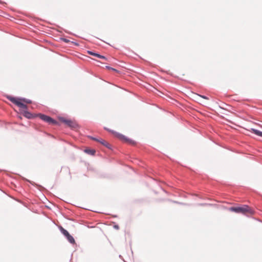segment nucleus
Listing matches in <instances>:
<instances>
[{
    "mask_svg": "<svg viewBox=\"0 0 262 262\" xmlns=\"http://www.w3.org/2000/svg\"><path fill=\"white\" fill-rule=\"evenodd\" d=\"M229 210L237 213H241L246 215L252 214L254 212L253 210L247 205L239 207H232L229 208Z\"/></svg>",
    "mask_w": 262,
    "mask_h": 262,
    "instance_id": "f257e3e1",
    "label": "nucleus"
},
{
    "mask_svg": "<svg viewBox=\"0 0 262 262\" xmlns=\"http://www.w3.org/2000/svg\"><path fill=\"white\" fill-rule=\"evenodd\" d=\"M8 98L11 102L24 110L27 109V106L25 104V103L29 104L31 103V100L26 99L17 98L11 96L8 97Z\"/></svg>",
    "mask_w": 262,
    "mask_h": 262,
    "instance_id": "f03ea898",
    "label": "nucleus"
},
{
    "mask_svg": "<svg viewBox=\"0 0 262 262\" xmlns=\"http://www.w3.org/2000/svg\"><path fill=\"white\" fill-rule=\"evenodd\" d=\"M105 129H106L107 131H108L109 132L111 133L112 134L114 135V136L116 138H118V139L120 140L121 141H122L124 142H126V143H129L130 144H133V145L135 144V142L134 141L127 138L125 136H124L121 134H119L117 132L114 131V130L107 129L106 128H105Z\"/></svg>",
    "mask_w": 262,
    "mask_h": 262,
    "instance_id": "7ed1b4c3",
    "label": "nucleus"
},
{
    "mask_svg": "<svg viewBox=\"0 0 262 262\" xmlns=\"http://www.w3.org/2000/svg\"><path fill=\"white\" fill-rule=\"evenodd\" d=\"M60 121L66 124L68 126L72 129H76L79 127L78 124L74 120L66 119L63 118H60Z\"/></svg>",
    "mask_w": 262,
    "mask_h": 262,
    "instance_id": "20e7f679",
    "label": "nucleus"
},
{
    "mask_svg": "<svg viewBox=\"0 0 262 262\" xmlns=\"http://www.w3.org/2000/svg\"><path fill=\"white\" fill-rule=\"evenodd\" d=\"M40 118L43 121L48 123L50 124H57V122L51 118L49 116H46L45 115L40 114L39 115Z\"/></svg>",
    "mask_w": 262,
    "mask_h": 262,
    "instance_id": "39448f33",
    "label": "nucleus"
},
{
    "mask_svg": "<svg viewBox=\"0 0 262 262\" xmlns=\"http://www.w3.org/2000/svg\"><path fill=\"white\" fill-rule=\"evenodd\" d=\"M92 139L94 140H95L97 142H100L101 144L103 145L104 146H105V147L110 148L111 147V145L110 144L107 142L106 141H105V140L101 139H96V138H93V137H91Z\"/></svg>",
    "mask_w": 262,
    "mask_h": 262,
    "instance_id": "423d86ee",
    "label": "nucleus"
},
{
    "mask_svg": "<svg viewBox=\"0 0 262 262\" xmlns=\"http://www.w3.org/2000/svg\"><path fill=\"white\" fill-rule=\"evenodd\" d=\"M88 53L89 54V55H92V56H95V57H97L98 58H102V59H106V58L105 57L102 56V55H101L99 54H97V53H94L92 51H88Z\"/></svg>",
    "mask_w": 262,
    "mask_h": 262,
    "instance_id": "0eeeda50",
    "label": "nucleus"
},
{
    "mask_svg": "<svg viewBox=\"0 0 262 262\" xmlns=\"http://www.w3.org/2000/svg\"><path fill=\"white\" fill-rule=\"evenodd\" d=\"M251 132L258 136L262 137V132L254 128H251Z\"/></svg>",
    "mask_w": 262,
    "mask_h": 262,
    "instance_id": "6e6552de",
    "label": "nucleus"
},
{
    "mask_svg": "<svg viewBox=\"0 0 262 262\" xmlns=\"http://www.w3.org/2000/svg\"><path fill=\"white\" fill-rule=\"evenodd\" d=\"M60 230L61 233L66 237L70 234L69 233L62 227H60Z\"/></svg>",
    "mask_w": 262,
    "mask_h": 262,
    "instance_id": "1a4fd4ad",
    "label": "nucleus"
},
{
    "mask_svg": "<svg viewBox=\"0 0 262 262\" xmlns=\"http://www.w3.org/2000/svg\"><path fill=\"white\" fill-rule=\"evenodd\" d=\"M67 238L70 243H71L72 244L75 243L74 238L70 234H69L68 236H67Z\"/></svg>",
    "mask_w": 262,
    "mask_h": 262,
    "instance_id": "9d476101",
    "label": "nucleus"
},
{
    "mask_svg": "<svg viewBox=\"0 0 262 262\" xmlns=\"http://www.w3.org/2000/svg\"><path fill=\"white\" fill-rule=\"evenodd\" d=\"M85 152L92 155H94L95 153V151L94 150L91 149H85Z\"/></svg>",
    "mask_w": 262,
    "mask_h": 262,
    "instance_id": "9b49d317",
    "label": "nucleus"
},
{
    "mask_svg": "<svg viewBox=\"0 0 262 262\" xmlns=\"http://www.w3.org/2000/svg\"><path fill=\"white\" fill-rule=\"evenodd\" d=\"M31 114L29 113L28 112H25V116L27 118H30L31 117Z\"/></svg>",
    "mask_w": 262,
    "mask_h": 262,
    "instance_id": "f8f14e48",
    "label": "nucleus"
},
{
    "mask_svg": "<svg viewBox=\"0 0 262 262\" xmlns=\"http://www.w3.org/2000/svg\"><path fill=\"white\" fill-rule=\"evenodd\" d=\"M198 96L199 97H200V98H202L206 99V100L208 99V98L207 97L205 96H202V95H199Z\"/></svg>",
    "mask_w": 262,
    "mask_h": 262,
    "instance_id": "ddd939ff",
    "label": "nucleus"
},
{
    "mask_svg": "<svg viewBox=\"0 0 262 262\" xmlns=\"http://www.w3.org/2000/svg\"><path fill=\"white\" fill-rule=\"evenodd\" d=\"M111 70H112V71H116V72H118V71H117V70H116V69H114V68H112Z\"/></svg>",
    "mask_w": 262,
    "mask_h": 262,
    "instance_id": "4468645a",
    "label": "nucleus"
},
{
    "mask_svg": "<svg viewBox=\"0 0 262 262\" xmlns=\"http://www.w3.org/2000/svg\"><path fill=\"white\" fill-rule=\"evenodd\" d=\"M114 227H115L116 229H119V226H118V225H115V226H114Z\"/></svg>",
    "mask_w": 262,
    "mask_h": 262,
    "instance_id": "2eb2a0df",
    "label": "nucleus"
},
{
    "mask_svg": "<svg viewBox=\"0 0 262 262\" xmlns=\"http://www.w3.org/2000/svg\"><path fill=\"white\" fill-rule=\"evenodd\" d=\"M106 68L108 69V70H111V67H108V66H106Z\"/></svg>",
    "mask_w": 262,
    "mask_h": 262,
    "instance_id": "dca6fc26",
    "label": "nucleus"
}]
</instances>
